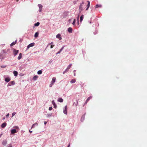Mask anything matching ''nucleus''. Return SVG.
<instances>
[{
  "label": "nucleus",
  "instance_id": "nucleus-1",
  "mask_svg": "<svg viewBox=\"0 0 147 147\" xmlns=\"http://www.w3.org/2000/svg\"><path fill=\"white\" fill-rule=\"evenodd\" d=\"M56 79V78L55 77H53V78L52 80L51 81V84L50 85V86L51 87L54 84V83L55 82Z\"/></svg>",
  "mask_w": 147,
  "mask_h": 147
},
{
  "label": "nucleus",
  "instance_id": "nucleus-2",
  "mask_svg": "<svg viewBox=\"0 0 147 147\" xmlns=\"http://www.w3.org/2000/svg\"><path fill=\"white\" fill-rule=\"evenodd\" d=\"M13 53L14 55V56H16L18 53L19 50H16L15 49H13Z\"/></svg>",
  "mask_w": 147,
  "mask_h": 147
},
{
  "label": "nucleus",
  "instance_id": "nucleus-3",
  "mask_svg": "<svg viewBox=\"0 0 147 147\" xmlns=\"http://www.w3.org/2000/svg\"><path fill=\"white\" fill-rule=\"evenodd\" d=\"M34 43H31V44H29L27 46V49H28L30 47H32L34 45Z\"/></svg>",
  "mask_w": 147,
  "mask_h": 147
},
{
  "label": "nucleus",
  "instance_id": "nucleus-4",
  "mask_svg": "<svg viewBox=\"0 0 147 147\" xmlns=\"http://www.w3.org/2000/svg\"><path fill=\"white\" fill-rule=\"evenodd\" d=\"M17 132V131L15 129H13L11 130V134H14Z\"/></svg>",
  "mask_w": 147,
  "mask_h": 147
},
{
  "label": "nucleus",
  "instance_id": "nucleus-5",
  "mask_svg": "<svg viewBox=\"0 0 147 147\" xmlns=\"http://www.w3.org/2000/svg\"><path fill=\"white\" fill-rule=\"evenodd\" d=\"M92 98V97L91 96H90L88 97V98L87 99V100H86V102H85V103H84V105H85L87 103L88 101L89 100L91 99Z\"/></svg>",
  "mask_w": 147,
  "mask_h": 147
},
{
  "label": "nucleus",
  "instance_id": "nucleus-6",
  "mask_svg": "<svg viewBox=\"0 0 147 147\" xmlns=\"http://www.w3.org/2000/svg\"><path fill=\"white\" fill-rule=\"evenodd\" d=\"M40 9H39V11L40 12H41V11L42 10V5L41 4H38V5Z\"/></svg>",
  "mask_w": 147,
  "mask_h": 147
},
{
  "label": "nucleus",
  "instance_id": "nucleus-7",
  "mask_svg": "<svg viewBox=\"0 0 147 147\" xmlns=\"http://www.w3.org/2000/svg\"><path fill=\"white\" fill-rule=\"evenodd\" d=\"M15 84V82L14 81L10 82L8 84V85L10 86L11 85H13Z\"/></svg>",
  "mask_w": 147,
  "mask_h": 147
},
{
  "label": "nucleus",
  "instance_id": "nucleus-8",
  "mask_svg": "<svg viewBox=\"0 0 147 147\" xmlns=\"http://www.w3.org/2000/svg\"><path fill=\"white\" fill-rule=\"evenodd\" d=\"M6 125H7V123H6L5 122V123H3L1 125V127L2 128H4L6 126Z\"/></svg>",
  "mask_w": 147,
  "mask_h": 147
},
{
  "label": "nucleus",
  "instance_id": "nucleus-9",
  "mask_svg": "<svg viewBox=\"0 0 147 147\" xmlns=\"http://www.w3.org/2000/svg\"><path fill=\"white\" fill-rule=\"evenodd\" d=\"M56 37L60 40H61L62 39V38L61 37V35L60 34H57L56 36Z\"/></svg>",
  "mask_w": 147,
  "mask_h": 147
},
{
  "label": "nucleus",
  "instance_id": "nucleus-10",
  "mask_svg": "<svg viewBox=\"0 0 147 147\" xmlns=\"http://www.w3.org/2000/svg\"><path fill=\"white\" fill-rule=\"evenodd\" d=\"M5 80L6 82H8L10 80V78L9 77L6 78Z\"/></svg>",
  "mask_w": 147,
  "mask_h": 147
},
{
  "label": "nucleus",
  "instance_id": "nucleus-11",
  "mask_svg": "<svg viewBox=\"0 0 147 147\" xmlns=\"http://www.w3.org/2000/svg\"><path fill=\"white\" fill-rule=\"evenodd\" d=\"M68 31L70 33H72V28H71V27L69 28H68Z\"/></svg>",
  "mask_w": 147,
  "mask_h": 147
},
{
  "label": "nucleus",
  "instance_id": "nucleus-12",
  "mask_svg": "<svg viewBox=\"0 0 147 147\" xmlns=\"http://www.w3.org/2000/svg\"><path fill=\"white\" fill-rule=\"evenodd\" d=\"M65 109L63 111V113H64L66 115L67 114V106H66L65 107Z\"/></svg>",
  "mask_w": 147,
  "mask_h": 147
},
{
  "label": "nucleus",
  "instance_id": "nucleus-13",
  "mask_svg": "<svg viewBox=\"0 0 147 147\" xmlns=\"http://www.w3.org/2000/svg\"><path fill=\"white\" fill-rule=\"evenodd\" d=\"M22 53H20L18 57V59L20 60L22 58Z\"/></svg>",
  "mask_w": 147,
  "mask_h": 147
},
{
  "label": "nucleus",
  "instance_id": "nucleus-14",
  "mask_svg": "<svg viewBox=\"0 0 147 147\" xmlns=\"http://www.w3.org/2000/svg\"><path fill=\"white\" fill-rule=\"evenodd\" d=\"M13 74L15 76H17L18 74V72L16 71H14L13 72Z\"/></svg>",
  "mask_w": 147,
  "mask_h": 147
},
{
  "label": "nucleus",
  "instance_id": "nucleus-15",
  "mask_svg": "<svg viewBox=\"0 0 147 147\" xmlns=\"http://www.w3.org/2000/svg\"><path fill=\"white\" fill-rule=\"evenodd\" d=\"M52 102L54 106V108H56L57 107V106L56 105L55 103L54 102V100L52 101Z\"/></svg>",
  "mask_w": 147,
  "mask_h": 147
},
{
  "label": "nucleus",
  "instance_id": "nucleus-16",
  "mask_svg": "<svg viewBox=\"0 0 147 147\" xmlns=\"http://www.w3.org/2000/svg\"><path fill=\"white\" fill-rule=\"evenodd\" d=\"M7 143V141L6 140H4L3 141L2 144L4 145H6Z\"/></svg>",
  "mask_w": 147,
  "mask_h": 147
},
{
  "label": "nucleus",
  "instance_id": "nucleus-17",
  "mask_svg": "<svg viewBox=\"0 0 147 147\" xmlns=\"http://www.w3.org/2000/svg\"><path fill=\"white\" fill-rule=\"evenodd\" d=\"M102 7V5H101L97 4L96 5L95 8L96 9L99 7Z\"/></svg>",
  "mask_w": 147,
  "mask_h": 147
},
{
  "label": "nucleus",
  "instance_id": "nucleus-18",
  "mask_svg": "<svg viewBox=\"0 0 147 147\" xmlns=\"http://www.w3.org/2000/svg\"><path fill=\"white\" fill-rule=\"evenodd\" d=\"M58 101L61 102H62L63 101V100L61 98H59L58 99Z\"/></svg>",
  "mask_w": 147,
  "mask_h": 147
},
{
  "label": "nucleus",
  "instance_id": "nucleus-19",
  "mask_svg": "<svg viewBox=\"0 0 147 147\" xmlns=\"http://www.w3.org/2000/svg\"><path fill=\"white\" fill-rule=\"evenodd\" d=\"M76 81V80L75 79H72L70 81V83H74Z\"/></svg>",
  "mask_w": 147,
  "mask_h": 147
},
{
  "label": "nucleus",
  "instance_id": "nucleus-20",
  "mask_svg": "<svg viewBox=\"0 0 147 147\" xmlns=\"http://www.w3.org/2000/svg\"><path fill=\"white\" fill-rule=\"evenodd\" d=\"M87 2H88V4L87 5V8L86 9V10H87L88 9V8H89V6H90V2L89 1H87Z\"/></svg>",
  "mask_w": 147,
  "mask_h": 147
},
{
  "label": "nucleus",
  "instance_id": "nucleus-21",
  "mask_svg": "<svg viewBox=\"0 0 147 147\" xmlns=\"http://www.w3.org/2000/svg\"><path fill=\"white\" fill-rule=\"evenodd\" d=\"M84 15H82L80 17V22H81L82 20H83V19L84 18Z\"/></svg>",
  "mask_w": 147,
  "mask_h": 147
},
{
  "label": "nucleus",
  "instance_id": "nucleus-22",
  "mask_svg": "<svg viewBox=\"0 0 147 147\" xmlns=\"http://www.w3.org/2000/svg\"><path fill=\"white\" fill-rule=\"evenodd\" d=\"M16 44V41L15 42H13L10 44L11 46H12L13 45H14Z\"/></svg>",
  "mask_w": 147,
  "mask_h": 147
},
{
  "label": "nucleus",
  "instance_id": "nucleus-23",
  "mask_svg": "<svg viewBox=\"0 0 147 147\" xmlns=\"http://www.w3.org/2000/svg\"><path fill=\"white\" fill-rule=\"evenodd\" d=\"M38 78V76H35L33 78V80H36Z\"/></svg>",
  "mask_w": 147,
  "mask_h": 147
},
{
  "label": "nucleus",
  "instance_id": "nucleus-24",
  "mask_svg": "<svg viewBox=\"0 0 147 147\" xmlns=\"http://www.w3.org/2000/svg\"><path fill=\"white\" fill-rule=\"evenodd\" d=\"M40 24V23L39 22H37V23L34 24V25L35 26H38Z\"/></svg>",
  "mask_w": 147,
  "mask_h": 147
},
{
  "label": "nucleus",
  "instance_id": "nucleus-25",
  "mask_svg": "<svg viewBox=\"0 0 147 147\" xmlns=\"http://www.w3.org/2000/svg\"><path fill=\"white\" fill-rule=\"evenodd\" d=\"M38 32H36L34 34V37L35 38H36L38 37Z\"/></svg>",
  "mask_w": 147,
  "mask_h": 147
},
{
  "label": "nucleus",
  "instance_id": "nucleus-26",
  "mask_svg": "<svg viewBox=\"0 0 147 147\" xmlns=\"http://www.w3.org/2000/svg\"><path fill=\"white\" fill-rule=\"evenodd\" d=\"M71 65H72V64L71 63L69 65L67 66V68H68V69H69L71 68Z\"/></svg>",
  "mask_w": 147,
  "mask_h": 147
},
{
  "label": "nucleus",
  "instance_id": "nucleus-27",
  "mask_svg": "<svg viewBox=\"0 0 147 147\" xmlns=\"http://www.w3.org/2000/svg\"><path fill=\"white\" fill-rule=\"evenodd\" d=\"M69 70V69H68V68H67V69L63 72V74H64L65 73L67 72Z\"/></svg>",
  "mask_w": 147,
  "mask_h": 147
},
{
  "label": "nucleus",
  "instance_id": "nucleus-28",
  "mask_svg": "<svg viewBox=\"0 0 147 147\" xmlns=\"http://www.w3.org/2000/svg\"><path fill=\"white\" fill-rule=\"evenodd\" d=\"M42 71L41 70H39V71H38L37 72V74H42Z\"/></svg>",
  "mask_w": 147,
  "mask_h": 147
},
{
  "label": "nucleus",
  "instance_id": "nucleus-29",
  "mask_svg": "<svg viewBox=\"0 0 147 147\" xmlns=\"http://www.w3.org/2000/svg\"><path fill=\"white\" fill-rule=\"evenodd\" d=\"M13 127L16 129H18V130H19V127L18 126H15Z\"/></svg>",
  "mask_w": 147,
  "mask_h": 147
},
{
  "label": "nucleus",
  "instance_id": "nucleus-30",
  "mask_svg": "<svg viewBox=\"0 0 147 147\" xmlns=\"http://www.w3.org/2000/svg\"><path fill=\"white\" fill-rule=\"evenodd\" d=\"M0 58L1 59V60L4 59L3 56L2 55H0Z\"/></svg>",
  "mask_w": 147,
  "mask_h": 147
},
{
  "label": "nucleus",
  "instance_id": "nucleus-31",
  "mask_svg": "<svg viewBox=\"0 0 147 147\" xmlns=\"http://www.w3.org/2000/svg\"><path fill=\"white\" fill-rule=\"evenodd\" d=\"M82 4H81L80 6V7H79V9L80 10H81V11H82Z\"/></svg>",
  "mask_w": 147,
  "mask_h": 147
},
{
  "label": "nucleus",
  "instance_id": "nucleus-32",
  "mask_svg": "<svg viewBox=\"0 0 147 147\" xmlns=\"http://www.w3.org/2000/svg\"><path fill=\"white\" fill-rule=\"evenodd\" d=\"M38 125V124L37 123H34V124H33L32 125V128L34 126L36 125Z\"/></svg>",
  "mask_w": 147,
  "mask_h": 147
},
{
  "label": "nucleus",
  "instance_id": "nucleus-33",
  "mask_svg": "<svg viewBox=\"0 0 147 147\" xmlns=\"http://www.w3.org/2000/svg\"><path fill=\"white\" fill-rule=\"evenodd\" d=\"M75 22H76V19H74V21H73V22L72 23V24L74 25V24L75 23Z\"/></svg>",
  "mask_w": 147,
  "mask_h": 147
},
{
  "label": "nucleus",
  "instance_id": "nucleus-34",
  "mask_svg": "<svg viewBox=\"0 0 147 147\" xmlns=\"http://www.w3.org/2000/svg\"><path fill=\"white\" fill-rule=\"evenodd\" d=\"M84 117H85V116H83L82 117H81V120H83L84 118Z\"/></svg>",
  "mask_w": 147,
  "mask_h": 147
},
{
  "label": "nucleus",
  "instance_id": "nucleus-35",
  "mask_svg": "<svg viewBox=\"0 0 147 147\" xmlns=\"http://www.w3.org/2000/svg\"><path fill=\"white\" fill-rule=\"evenodd\" d=\"M6 67V66L5 65H2L1 66V67L2 68H5Z\"/></svg>",
  "mask_w": 147,
  "mask_h": 147
},
{
  "label": "nucleus",
  "instance_id": "nucleus-36",
  "mask_svg": "<svg viewBox=\"0 0 147 147\" xmlns=\"http://www.w3.org/2000/svg\"><path fill=\"white\" fill-rule=\"evenodd\" d=\"M64 46H63L62 48L60 49V51H62V50H63V49L64 48Z\"/></svg>",
  "mask_w": 147,
  "mask_h": 147
},
{
  "label": "nucleus",
  "instance_id": "nucleus-37",
  "mask_svg": "<svg viewBox=\"0 0 147 147\" xmlns=\"http://www.w3.org/2000/svg\"><path fill=\"white\" fill-rule=\"evenodd\" d=\"M53 108L51 107H50L49 108V110L50 111H51L52 109Z\"/></svg>",
  "mask_w": 147,
  "mask_h": 147
},
{
  "label": "nucleus",
  "instance_id": "nucleus-38",
  "mask_svg": "<svg viewBox=\"0 0 147 147\" xmlns=\"http://www.w3.org/2000/svg\"><path fill=\"white\" fill-rule=\"evenodd\" d=\"M16 114V113L15 112L13 113H12V117L13 116L15 115Z\"/></svg>",
  "mask_w": 147,
  "mask_h": 147
},
{
  "label": "nucleus",
  "instance_id": "nucleus-39",
  "mask_svg": "<svg viewBox=\"0 0 147 147\" xmlns=\"http://www.w3.org/2000/svg\"><path fill=\"white\" fill-rule=\"evenodd\" d=\"M54 46L53 45H51L50 47L52 49Z\"/></svg>",
  "mask_w": 147,
  "mask_h": 147
},
{
  "label": "nucleus",
  "instance_id": "nucleus-40",
  "mask_svg": "<svg viewBox=\"0 0 147 147\" xmlns=\"http://www.w3.org/2000/svg\"><path fill=\"white\" fill-rule=\"evenodd\" d=\"M61 51H59L57 53V54H59V53H60L61 52Z\"/></svg>",
  "mask_w": 147,
  "mask_h": 147
},
{
  "label": "nucleus",
  "instance_id": "nucleus-41",
  "mask_svg": "<svg viewBox=\"0 0 147 147\" xmlns=\"http://www.w3.org/2000/svg\"><path fill=\"white\" fill-rule=\"evenodd\" d=\"M9 113H8L6 115V117H8V116H9Z\"/></svg>",
  "mask_w": 147,
  "mask_h": 147
},
{
  "label": "nucleus",
  "instance_id": "nucleus-42",
  "mask_svg": "<svg viewBox=\"0 0 147 147\" xmlns=\"http://www.w3.org/2000/svg\"><path fill=\"white\" fill-rule=\"evenodd\" d=\"M29 132H30V133H32V131H31V130H29Z\"/></svg>",
  "mask_w": 147,
  "mask_h": 147
},
{
  "label": "nucleus",
  "instance_id": "nucleus-43",
  "mask_svg": "<svg viewBox=\"0 0 147 147\" xmlns=\"http://www.w3.org/2000/svg\"><path fill=\"white\" fill-rule=\"evenodd\" d=\"M81 85L82 87L84 85V84H83L82 83V84H81Z\"/></svg>",
  "mask_w": 147,
  "mask_h": 147
},
{
  "label": "nucleus",
  "instance_id": "nucleus-44",
  "mask_svg": "<svg viewBox=\"0 0 147 147\" xmlns=\"http://www.w3.org/2000/svg\"><path fill=\"white\" fill-rule=\"evenodd\" d=\"M47 122L45 121V122H44V124H45V125H46V124H47Z\"/></svg>",
  "mask_w": 147,
  "mask_h": 147
},
{
  "label": "nucleus",
  "instance_id": "nucleus-45",
  "mask_svg": "<svg viewBox=\"0 0 147 147\" xmlns=\"http://www.w3.org/2000/svg\"><path fill=\"white\" fill-rule=\"evenodd\" d=\"M70 143H69V144H68V145L67 147H70Z\"/></svg>",
  "mask_w": 147,
  "mask_h": 147
},
{
  "label": "nucleus",
  "instance_id": "nucleus-46",
  "mask_svg": "<svg viewBox=\"0 0 147 147\" xmlns=\"http://www.w3.org/2000/svg\"><path fill=\"white\" fill-rule=\"evenodd\" d=\"M71 19H70L69 20V23L71 21Z\"/></svg>",
  "mask_w": 147,
  "mask_h": 147
},
{
  "label": "nucleus",
  "instance_id": "nucleus-47",
  "mask_svg": "<svg viewBox=\"0 0 147 147\" xmlns=\"http://www.w3.org/2000/svg\"><path fill=\"white\" fill-rule=\"evenodd\" d=\"M53 44V42H51L50 44L51 45H52Z\"/></svg>",
  "mask_w": 147,
  "mask_h": 147
},
{
  "label": "nucleus",
  "instance_id": "nucleus-48",
  "mask_svg": "<svg viewBox=\"0 0 147 147\" xmlns=\"http://www.w3.org/2000/svg\"><path fill=\"white\" fill-rule=\"evenodd\" d=\"M2 135V134H0V138H1V136Z\"/></svg>",
  "mask_w": 147,
  "mask_h": 147
},
{
  "label": "nucleus",
  "instance_id": "nucleus-49",
  "mask_svg": "<svg viewBox=\"0 0 147 147\" xmlns=\"http://www.w3.org/2000/svg\"><path fill=\"white\" fill-rule=\"evenodd\" d=\"M74 76H76V74L75 73L74 74Z\"/></svg>",
  "mask_w": 147,
  "mask_h": 147
},
{
  "label": "nucleus",
  "instance_id": "nucleus-50",
  "mask_svg": "<svg viewBox=\"0 0 147 147\" xmlns=\"http://www.w3.org/2000/svg\"><path fill=\"white\" fill-rule=\"evenodd\" d=\"M78 19H79V16L77 18V19L78 20Z\"/></svg>",
  "mask_w": 147,
  "mask_h": 147
},
{
  "label": "nucleus",
  "instance_id": "nucleus-51",
  "mask_svg": "<svg viewBox=\"0 0 147 147\" xmlns=\"http://www.w3.org/2000/svg\"><path fill=\"white\" fill-rule=\"evenodd\" d=\"M18 1V0H16L17 1Z\"/></svg>",
  "mask_w": 147,
  "mask_h": 147
},
{
  "label": "nucleus",
  "instance_id": "nucleus-52",
  "mask_svg": "<svg viewBox=\"0 0 147 147\" xmlns=\"http://www.w3.org/2000/svg\"><path fill=\"white\" fill-rule=\"evenodd\" d=\"M82 4H84V3H83H83H82Z\"/></svg>",
  "mask_w": 147,
  "mask_h": 147
}]
</instances>
